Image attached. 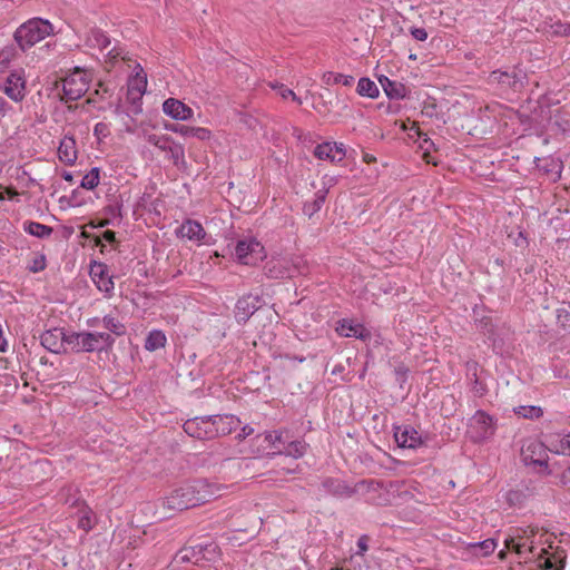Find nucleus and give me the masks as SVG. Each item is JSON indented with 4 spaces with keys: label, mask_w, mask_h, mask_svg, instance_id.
<instances>
[{
    "label": "nucleus",
    "mask_w": 570,
    "mask_h": 570,
    "mask_svg": "<svg viewBox=\"0 0 570 570\" xmlns=\"http://www.w3.org/2000/svg\"><path fill=\"white\" fill-rule=\"evenodd\" d=\"M218 488L206 480L187 482L163 499L164 509L176 512L205 504L218 497Z\"/></svg>",
    "instance_id": "1"
},
{
    "label": "nucleus",
    "mask_w": 570,
    "mask_h": 570,
    "mask_svg": "<svg viewBox=\"0 0 570 570\" xmlns=\"http://www.w3.org/2000/svg\"><path fill=\"white\" fill-rule=\"evenodd\" d=\"M52 24L48 20L33 18L22 23L14 32V40L21 50L35 46L52 32Z\"/></svg>",
    "instance_id": "2"
},
{
    "label": "nucleus",
    "mask_w": 570,
    "mask_h": 570,
    "mask_svg": "<svg viewBox=\"0 0 570 570\" xmlns=\"http://www.w3.org/2000/svg\"><path fill=\"white\" fill-rule=\"evenodd\" d=\"M268 441V453L275 455H286L293 459H299L305 455L307 444L301 440L289 441L279 432H269L265 438H259L257 441Z\"/></svg>",
    "instance_id": "3"
},
{
    "label": "nucleus",
    "mask_w": 570,
    "mask_h": 570,
    "mask_svg": "<svg viewBox=\"0 0 570 570\" xmlns=\"http://www.w3.org/2000/svg\"><path fill=\"white\" fill-rule=\"evenodd\" d=\"M527 81V72L518 66L509 70H494L489 76V83L498 85L504 91L521 92Z\"/></svg>",
    "instance_id": "4"
},
{
    "label": "nucleus",
    "mask_w": 570,
    "mask_h": 570,
    "mask_svg": "<svg viewBox=\"0 0 570 570\" xmlns=\"http://www.w3.org/2000/svg\"><path fill=\"white\" fill-rule=\"evenodd\" d=\"M88 87L89 79L87 75L79 68H76L63 80L61 100L66 102L78 100L87 92Z\"/></svg>",
    "instance_id": "5"
},
{
    "label": "nucleus",
    "mask_w": 570,
    "mask_h": 570,
    "mask_svg": "<svg viewBox=\"0 0 570 570\" xmlns=\"http://www.w3.org/2000/svg\"><path fill=\"white\" fill-rule=\"evenodd\" d=\"M495 432V423L492 416L484 411H476L470 420L469 433L473 442L480 443L490 439Z\"/></svg>",
    "instance_id": "6"
},
{
    "label": "nucleus",
    "mask_w": 570,
    "mask_h": 570,
    "mask_svg": "<svg viewBox=\"0 0 570 570\" xmlns=\"http://www.w3.org/2000/svg\"><path fill=\"white\" fill-rule=\"evenodd\" d=\"M547 450H549V444L544 445L539 441H530L525 445L522 446L521 450V459L525 465H537L541 468V471L550 474L548 463V454Z\"/></svg>",
    "instance_id": "7"
},
{
    "label": "nucleus",
    "mask_w": 570,
    "mask_h": 570,
    "mask_svg": "<svg viewBox=\"0 0 570 570\" xmlns=\"http://www.w3.org/2000/svg\"><path fill=\"white\" fill-rule=\"evenodd\" d=\"M533 535V531L517 528L513 530V533L510 534L505 541V549L515 552L518 556L523 557L525 559L529 558V554L533 553L534 547L532 546V541L530 537Z\"/></svg>",
    "instance_id": "8"
},
{
    "label": "nucleus",
    "mask_w": 570,
    "mask_h": 570,
    "mask_svg": "<svg viewBox=\"0 0 570 570\" xmlns=\"http://www.w3.org/2000/svg\"><path fill=\"white\" fill-rule=\"evenodd\" d=\"M115 344L112 335L106 332H81L82 352H102L110 350Z\"/></svg>",
    "instance_id": "9"
},
{
    "label": "nucleus",
    "mask_w": 570,
    "mask_h": 570,
    "mask_svg": "<svg viewBox=\"0 0 570 570\" xmlns=\"http://www.w3.org/2000/svg\"><path fill=\"white\" fill-rule=\"evenodd\" d=\"M2 89H3L4 94L10 99H12L14 102L22 101L27 94L24 71L23 70L11 71L6 77Z\"/></svg>",
    "instance_id": "10"
},
{
    "label": "nucleus",
    "mask_w": 570,
    "mask_h": 570,
    "mask_svg": "<svg viewBox=\"0 0 570 570\" xmlns=\"http://www.w3.org/2000/svg\"><path fill=\"white\" fill-rule=\"evenodd\" d=\"M394 439L403 449L415 450L424 444L422 435L411 425L394 426Z\"/></svg>",
    "instance_id": "11"
},
{
    "label": "nucleus",
    "mask_w": 570,
    "mask_h": 570,
    "mask_svg": "<svg viewBox=\"0 0 570 570\" xmlns=\"http://www.w3.org/2000/svg\"><path fill=\"white\" fill-rule=\"evenodd\" d=\"M184 431L199 440L213 439V423H210V416L194 417L187 420L183 425Z\"/></svg>",
    "instance_id": "12"
},
{
    "label": "nucleus",
    "mask_w": 570,
    "mask_h": 570,
    "mask_svg": "<svg viewBox=\"0 0 570 570\" xmlns=\"http://www.w3.org/2000/svg\"><path fill=\"white\" fill-rule=\"evenodd\" d=\"M314 156L321 160H330L331 163H341L345 156L346 150L342 142H323L318 144L314 149Z\"/></svg>",
    "instance_id": "13"
},
{
    "label": "nucleus",
    "mask_w": 570,
    "mask_h": 570,
    "mask_svg": "<svg viewBox=\"0 0 570 570\" xmlns=\"http://www.w3.org/2000/svg\"><path fill=\"white\" fill-rule=\"evenodd\" d=\"M90 276L98 289L110 294L114 289L112 277L109 276V268L104 263L95 262L90 266Z\"/></svg>",
    "instance_id": "14"
},
{
    "label": "nucleus",
    "mask_w": 570,
    "mask_h": 570,
    "mask_svg": "<svg viewBox=\"0 0 570 570\" xmlns=\"http://www.w3.org/2000/svg\"><path fill=\"white\" fill-rule=\"evenodd\" d=\"M163 111L175 120H189L194 114L190 107L175 98H168L164 101Z\"/></svg>",
    "instance_id": "15"
},
{
    "label": "nucleus",
    "mask_w": 570,
    "mask_h": 570,
    "mask_svg": "<svg viewBox=\"0 0 570 570\" xmlns=\"http://www.w3.org/2000/svg\"><path fill=\"white\" fill-rule=\"evenodd\" d=\"M301 259L297 258V262L294 263V271L285 266L281 259L272 258L264 266V273L269 278H283V277H293L294 272L302 273L301 269Z\"/></svg>",
    "instance_id": "16"
},
{
    "label": "nucleus",
    "mask_w": 570,
    "mask_h": 570,
    "mask_svg": "<svg viewBox=\"0 0 570 570\" xmlns=\"http://www.w3.org/2000/svg\"><path fill=\"white\" fill-rule=\"evenodd\" d=\"M66 333L63 328L55 327L43 332L40 336L41 345L51 353L59 354L63 348Z\"/></svg>",
    "instance_id": "17"
},
{
    "label": "nucleus",
    "mask_w": 570,
    "mask_h": 570,
    "mask_svg": "<svg viewBox=\"0 0 570 570\" xmlns=\"http://www.w3.org/2000/svg\"><path fill=\"white\" fill-rule=\"evenodd\" d=\"M210 423H213V439L227 435L235 430L239 420L234 415H210Z\"/></svg>",
    "instance_id": "18"
},
{
    "label": "nucleus",
    "mask_w": 570,
    "mask_h": 570,
    "mask_svg": "<svg viewBox=\"0 0 570 570\" xmlns=\"http://www.w3.org/2000/svg\"><path fill=\"white\" fill-rule=\"evenodd\" d=\"M165 128L171 132L181 135L183 137H195L199 140L210 138V131L203 127H189L180 124H166Z\"/></svg>",
    "instance_id": "19"
},
{
    "label": "nucleus",
    "mask_w": 570,
    "mask_h": 570,
    "mask_svg": "<svg viewBox=\"0 0 570 570\" xmlns=\"http://www.w3.org/2000/svg\"><path fill=\"white\" fill-rule=\"evenodd\" d=\"M177 235L189 240L202 242L206 236V232L200 223L187 219L177 229Z\"/></svg>",
    "instance_id": "20"
},
{
    "label": "nucleus",
    "mask_w": 570,
    "mask_h": 570,
    "mask_svg": "<svg viewBox=\"0 0 570 570\" xmlns=\"http://www.w3.org/2000/svg\"><path fill=\"white\" fill-rule=\"evenodd\" d=\"M379 82L390 99H403L407 96L409 89L402 82L391 80L386 76H380Z\"/></svg>",
    "instance_id": "21"
},
{
    "label": "nucleus",
    "mask_w": 570,
    "mask_h": 570,
    "mask_svg": "<svg viewBox=\"0 0 570 570\" xmlns=\"http://www.w3.org/2000/svg\"><path fill=\"white\" fill-rule=\"evenodd\" d=\"M59 159L67 164L72 165L77 159L76 140L72 137L65 136L58 148Z\"/></svg>",
    "instance_id": "22"
},
{
    "label": "nucleus",
    "mask_w": 570,
    "mask_h": 570,
    "mask_svg": "<svg viewBox=\"0 0 570 570\" xmlns=\"http://www.w3.org/2000/svg\"><path fill=\"white\" fill-rule=\"evenodd\" d=\"M538 567L540 570H563L564 562L560 554H550L546 549H542L539 556Z\"/></svg>",
    "instance_id": "23"
},
{
    "label": "nucleus",
    "mask_w": 570,
    "mask_h": 570,
    "mask_svg": "<svg viewBox=\"0 0 570 570\" xmlns=\"http://www.w3.org/2000/svg\"><path fill=\"white\" fill-rule=\"evenodd\" d=\"M323 487L328 493H332L334 495L352 497L355 492L343 481L331 478L323 481Z\"/></svg>",
    "instance_id": "24"
},
{
    "label": "nucleus",
    "mask_w": 570,
    "mask_h": 570,
    "mask_svg": "<svg viewBox=\"0 0 570 570\" xmlns=\"http://www.w3.org/2000/svg\"><path fill=\"white\" fill-rule=\"evenodd\" d=\"M549 442V451L570 456V434L557 435L550 438Z\"/></svg>",
    "instance_id": "25"
},
{
    "label": "nucleus",
    "mask_w": 570,
    "mask_h": 570,
    "mask_svg": "<svg viewBox=\"0 0 570 570\" xmlns=\"http://www.w3.org/2000/svg\"><path fill=\"white\" fill-rule=\"evenodd\" d=\"M86 43L90 48H98L100 50H105L109 47L110 39L102 30L94 28L89 31L86 39Z\"/></svg>",
    "instance_id": "26"
},
{
    "label": "nucleus",
    "mask_w": 570,
    "mask_h": 570,
    "mask_svg": "<svg viewBox=\"0 0 570 570\" xmlns=\"http://www.w3.org/2000/svg\"><path fill=\"white\" fill-rule=\"evenodd\" d=\"M326 195L327 189H321L315 193L313 200L305 202L303 206L304 215L308 216V218H312L316 213H318L325 203Z\"/></svg>",
    "instance_id": "27"
},
{
    "label": "nucleus",
    "mask_w": 570,
    "mask_h": 570,
    "mask_svg": "<svg viewBox=\"0 0 570 570\" xmlns=\"http://www.w3.org/2000/svg\"><path fill=\"white\" fill-rule=\"evenodd\" d=\"M23 230L38 238H48L53 233L52 227L38 222H24Z\"/></svg>",
    "instance_id": "28"
},
{
    "label": "nucleus",
    "mask_w": 570,
    "mask_h": 570,
    "mask_svg": "<svg viewBox=\"0 0 570 570\" xmlns=\"http://www.w3.org/2000/svg\"><path fill=\"white\" fill-rule=\"evenodd\" d=\"M197 550L198 543L195 546L183 548L176 553L175 561L177 563L191 562L194 564H199L200 554H197Z\"/></svg>",
    "instance_id": "29"
},
{
    "label": "nucleus",
    "mask_w": 570,
    "mask_h": 570,
    "mask_svg": "<svg viewBox=\"0 0 570 570\" xmlns=\"http://www.w3.org/2000/svg\"><path fill=\"white\" fill-rule=\"evenodd\" d=\"M102 326L116 336H122L126 334V326L119 318L112 315H105L101 320Z\"/></svg>",
    "instance_id": "30"
},
{
    "label": "nucleus",
    "mask_w": 570,
    "mask_h": 570,
    "mask_svg": "<svg viewBox=\"0 0 570 570\" xmlns=\"http://www.w3.org/2000/svg\"><path fill=\"white\" fill-rule=\"evenodd\" d=\"M167 338L164 332L154 330L149 332L148 336L145 341V348L147 351L154 352L158 348H161L166 345Z\"/></svg>",
    "instance_id": "31"
},
{
    "label": "nucleus",
    "mask_w": 570,
    "mask_h": 570,
    "mask_svg": "<svg viewBox=\"0 0 570 570\" xmlns=\"http://www.w3.org/2000/svg\"><path fill=\"white\" fill-rule=\"evenodd\" d=\"M219 548L214 541L198 543L197 554H200V561H215L218 557Z\"/></svg>",
    "instance_id": "32"
},
{
    "label": "nucleus",
    "mask_w": 570,
    "mask_h": 570,
    "mask_svg": "<svg viewBox=\"0 0 570 570\" xmlns=\"http://www.w3.org/2000/svg\"><path fill=\"white\" fill-rule=\"evenodd\" d=\"M356 91L360 96L368 98H376L380 94L376 83L366 77L358 80Z\"/></svg>",
    "instance_id": "33"
},
{
    "label": "nucleus",
    "mask_w": 570,
    "mask_h": 570,
    "mask_svg": "<svg viewBox=\"0 0 570 570\" xmlns=\"http://www.w3.org/2000/svg\"><path fill=\"white\" fill-rule=\"evenodd\" d=\"M497 548V542L493 539H487L480 542L471 543L470 550L475 556L488 557L490 556Z\"/></svg>",
    "instance_id": "34"
},
{
    "label": "nucleus",
    "mask_w": 570,
    "mask_h": 570,
    "mask_svg": "<svg viewBox=\"0 0 570 570\" xmlns=\"http://www.w3.org/2000/svg\"><path fill=\"white\" fill-rule=\"evenodd\" d=\"M235 317L239 324H246L249 320V301L246 296L240 297L235 306Z\"/></svg>",
    "instance_id": "35"
},
{
    "label": "nucleus",
    "mask_w": 570,
    "mask_h": 570,
    "mask_svg": "<svg viewBox=\"0 0 570 570\" xmlns=\"http://www.w3.org/2000/svg\"><path fill=\"white\" fill-rule=\"evenodd\" d=\"M323 81L326 85L342 83L345 87H350L354 82V77L353 76L343 75V73H334V72L328 71V72H325L323 75Z\"/></svg>",
    "instance_id": "36"
},
{
    "label": "nucleus",
    "mask_w": 570,
    "mask_h": 570,
    "mask_svg": "<svg viewBox=\"0 0 570 570\" xmlns=\"http://www.w3.org/2000/svg\"><path fill=\"white\" fill-rule=\"evenodd\" d=\"M340 331H341V334L346 337H356V338L364 340L367 336V334L365 333L366 330L362 325L347 324L346 321H343Z\"/></svg>",
    "instance_id": "37"
},
{
    "label": "nucleus",
    "mask_w": 570,
    "mask_h": 570,
    "mask_svg": "<svg viewBox=\"0 0 570 570\" xmlns=\"http://www.w3.org/2000/svg\"><path fill=\"white\" fill-rule=\"evenodd\" d=\"M266 432L264 434H257L255 438H252V448H255L256 455L254 458H263V456H274V453H268V441H257L259 438H265Z\"/></svg>",
    "instance_id": "38"
},
{
    "label": "nucleus",
    "mask_w": 570,
    "mask_h": 570,
    "mask_svg": "<svg viewBox=\"0 0 570 570\" xmlns=\"http://www.w3.org/2000/svg\"><path fill=\"white\" fill-rule=\"evenodd\" d=\"M252 131L256 135L261 134L267 140L273 139L276 134L274 128H269L266 122L257 118L254 120V124L252 122Z\"/></svg>",
    "instance_id": "39"
},
{
    "label": "nucleus",
    "mask_w": 570,
    "mask_h": 570,
    "mask_svg": "<svg viewBox=\"0 0 570 570\" xmlns=\"http://www.w3.org/2000/svg\"><path fill=\"white\" fill-rule=\"evenodd\" d=\"M99 168L94 167L82 177L80 186L85 189L92 190L99 185Z\"/></svg>",
    "instance_id": "40"
},
{
    "label": "nucleus",
    "mask_w": 570,
    "mask_h": 570,
    "mask_svg": "<svg viewBox=\"0 0 570 570\" xmlns=\"http://www.w3.org/2000/svg\"><path fill=\"white\" fill-rule=\"evenodd\" d=\"M271 87L276 90V92L283 98V99H288L291 98L293 101H295L297 105H302V99L299 97L296 96V94L289 89L288 87H286L285 85L283 83H279V82H274V83H271Z\"/></svg>",
    "instance_id": "41"
},
{
    "label": "nucleus",
    "mask_w": 570,
    "mask_h": 570,
    "mask_svg": "<svg viewBox=\"0 0 570 570\" xmlns=\"http://www.w3.org/2000/svg\"><path fill=\"white\" fill-rule=\"evenodd\" d=\"M167 153L169 154V158L173 160L174 165L178 166L180 163L185 161V150L183 145L174 141Z\"/></svg>",
    "instance_id": "42"
},
{
    "label": "nucleus",
    "mask_w": 570,
    "mask_h": 570,
    "mask_svg": "<svg viewBox=\"0 0 570 570\" xmlns=\"http://www.w3.org/2000/svg\"><path fill=\"white\" fill-rule=\"evenodd\" d=\"M235 255L240 264H248L249 244L246 240H239L235 248Z\"/></svg>",
    "instance_id": "43"
},
{
    "label": "nucleus",
    "mask_w": 570,
    "mask_h": 570,
    "mask_svg": "<svg viewBox=\"0 0 570 570\" xmlns=\"http://www.w3.org/2000/svg\"><path fill=\"white\" fill-rule=\"evenodd\" d=\"M515 413L525 419H538L542 416V409L539 406H519L515 409Z\"/></svg>",
    "instance_id": "44"
},
{
    "label": "nucleus",
    "mask_w": 570,
    "mask_h": 570,
    "mask_svg": "<svg viewBox=\"0 0 570 570\" xmlns=\"http://www.w3.org/2000/svg\"><path fill=\"white\" fill-rule=\"evenodd\" d=\"M126 53L122 48L114 47L111 48L106 56V63L114 67L119 60H126Z\"/></svg>",
    "instance_id": "45"
},
{
    "label": "nucleus",
    "mask_w": 570,
    "mask_h": 570,
    "mask_svg": "<svg viewBox=\"0 0 570 570\" xmlns=\"http://www.w3.org/2000/svg\"><path fill=\"white\" fill-rule=\"evenodd\" d=\"M47 266V259L43 254H36L28 265V271L31 273L42 272Z\"/></svg>",
    "instance_id": "46"
},
{
    "label": "nucleus",
    "mask_w": 570,
    "mask_h": 570,
    "mask_svg": "<svg viewBox=\"0 0 570 570\" xmlns=\"http://www.w3.org/2000/svg\"><path fill=\"white\" fill-rule=\"evenodd\" d=\"M67 344L71 347L72 351L80 353L82 352V348L80 347L81 344V332H73L70 334H66V340H63V345Z\"/></svg>",
    "instance_id": "47"
},
{
    "label": "nucleus",
    "mask_w": 570,
    "mask_h": 570,
    "mask_svg": "<svg viewBox=\"0 0 570 570\" xmlns=\"http://www.w3.org/2000/svg\"><path fill=\"white\" fill-rule=\"evenodd\" d=\"M551 33L560 37H570V23L557 21L550 26Z\"/></svg>",
    "instance_id": "48"
},
{
    "label": "nucleus",
    "mask_w": 570,
    "mask_h": 570,
    "mask_svg": "<svg viewBox=\"0 0 570 570\" xmlns=\"http://www.w3.org/2000/svg\"><path fill=\"white\" fill-rule=\"evenodd\" d=\"M265 258H266V252H265L264 246L259 242H256L252 237V262L253 261H264Z\"/></svg>",
    "instance_id": "49"
},
{
    "label": "nucleus",
    "mask_w": 570,
    "mask_h": 570,
    "mask_svg": "<svg viewBox=\"0 0 570 570\" xmlns=\"http://www.w3.org/2000/svg\"><path fill=\"white\" fill-rule=\"evenodd\" d=\"M557 320L558 323L563 327H570V308L561 307L557 309Z\"/></svg>",
    "instance_id": "50"
},
{
    "label": "nucleus",
    "mask_w": 570,
    "mask_h": 570,
    "mask_svg": "<svg viewBox=\"0 0 570 570\" xmlns=\"http://www.w3.org/2000/svg\"><path fill=\"white\" fill-rule=\"evenodd\" d=\"M146 85H147V80H146V77H142V78H136L135 79V82L132 85H130L129 87V91L132 92V91H137V94L139 96H141L144 92H145V89H146Z\"/></svg>",
    "instance_id": "51"
},
{
    "label": "nucleus",
    "mask_w": 570,
    "mask_h": 570,
    "mask_svg": "<svg viewBox=\"0 0 570 570\" xmlns=\"http://www.w3.org/2000/svg\"><path fill=\"white\" fill-rule=\"evenodd\" d=\"M474 379H473V382L471 384V391L476 395V396H483L487 392V387L485 385L479 381V379L476 377V374L474 373L473 374Z\"/></svg>",
    "instance_id": "52"
},
{
    "label": "nucleus",
    "mask_w": 570,
    "mask_h": 570,
    "mask_svg": "<svg viewBox=\"0 0 570 570\" xmlns=\"http://www.w3.org/2000/svg\"><path fill=\"white\" fill-rule=\"evenodd\" d=\"M410 33L415 40L425 41L428 39V32L424 28L413 27L410 29Z\"/></svg>",
    "instance_id": "53"
},
{
    "label": "nucleus",
    "mask_w": 570,
    "mask_h": 570,
    "mask_svg": "<svg viewBox=\"0 0 570 570\" xmlns=\"http://www.w3.org/2000/svg\"><path fill=\"white\" fill-rule=\"evenodd\" d=\"M159 141L160 142H158L157 148L160 149L161 151H167L170 145H173L174 142L173 138L167 135H161Z\"/></svg>",
    "instance_id": "54"
},
{
    "label": "nucleus",
    "mask_w": 570,
    "mask_h": 570,
    "mask_svg": "<svg viewBox=\"0 0 570 570\" xmlns=\"http://www.w3.org/2000/svg\"><path fill=\"white\" fill-rule=\"evenodd\" d=\"M367 541H368L367 535L360 537V539L357 541V548H358L357 554H363L364 552L367 551V549H368Z\"/></svg>",
    "instance_id": "55"
},
{
    "label": "nucleus",
    "mask_w": 570,
    "mask_h": 570,
    "mask_svg": "<svg viewBox=\"0 0 570 570\" xmlns=\"http://www.w3.org/2000/svg\"><path fill=\"white\" fill-rule=\"evenodd\" d=\"M560 482L570 489V465L562 471L560 475Z\"/></svg>",
    "instance_id": "56"
},
{
    "label": "nucleus",
    "mask_w": 570,
    "mask_h": 570,
    "mask_svg": "<svg viewBox=\"0 0 570 570\" xmlns=\"http://www.w3.org/2000/svg\"><path fill=\"white\" fill-rule=\"evenodd\" d=\"M12 107L8 104V101L0 96V116L4 117Z\"/></svg>",
    "instance_id": "57"
},
{
    "label": "nucleus",
    "mask_w": 570,
    "mask_h": 570,
    "mask_svg": "<svg viewBox=\"0 0 570 570\" xmlns=\"http://www.w3.org/2000/svg\"><path fill=\"white\" fill-rule=\"evenodd\" d=\"M79 527L86 531L91 529V520L89 515L85 514L79 520Z\"/></svg>",
    "instance_id": "58"
},
{
    "label": "nucleus",
    "mask_w": 570,
    "mask_h": 570,
    "mask_svg": "<svg viewBox=\"0 0 570 570\" xmlns=\"http://www.w3.org/2000/svg\"><path fill=\"white\" fill-rule=\"evenodd\" d=\"M521 492L519 491H509L507 493V500L510 502V503H515L520 500V497H521Z\"/></svg>",
    "instance_id": "59"
},
{
    "label": "nucleus",
    "mask_w": 570,
    "mask_h": 570,
    "mask_svg": "<svg viewBox=\"0 0 570 570\" xmlns=\"http://www.w3.org/2000/svg\"><path fill=\"white\" fill-rule=\"evenodd\" d=\"M102 238L108 243H114V242H116V233L110 229L105 230L102 234Z\"/></svg>",
    "instance_id": "60"
},
{
    "label": "nucleus",
    "mask_w": 570,
    "mask_h": 570,
    "mask_svg": "<svg viewBox=\"0 0 570 570\" xmlns=\"http://www.w3.org/2000/svg\"><path fill=\"white\" fill-rule=\"evenodd\" d=\"M161 135H156V134H150V135H147L146 136V140L148 141V144L157 147L159 139H160Z\"/></svg>",
    "instance_id": "61"
},
{
    "label": "nucleus",
    "mask_w": 570,
    "mask_h": 570,
    "mask_svg": "<svg viewBox=\"0 0 570 570\" xmlns=\"http://www.w3.org/2000/svg\"><path fill=\"white\" fill-rule=\"evenodd\" d=\"M255 298H256V301H257L258 303H261V304H259V305H257V306H256L255 304H252V309L257 311V309H259L263 305H266V304H267V301L265 299V297H264V296H262V297L256 296Z\"/></svg>",
    "instance_id": "62"
},
{
    "label": "nucleus",
    "mask_w": 570,
    "mask_h": 570,
    "mask_svg": "<svg viewBox=\"0 0 570 570\" xmlns=\"http://www.w3.org/2000/svg\"><path fill=\"white\" fill-rule=\"evenodd\" d=\"M100 323V320L98 317H92L87 321V325L90 327H95Z\"/></svg>",
    "instance_id": "63"
},
{
    "label": "nucleus",
    "mask_w": 570,
    "mask_h": 570,
    "mask_svg": "<svg viewBox=\"0 0 570 570\" xmlns=\"http://www.w3.org/2000/svg\"><path fill=\"white\" fill-rule=\"evenodd\" d=\"M61 176H62V178H63L65 180H67V181H72V180H73L72 174H71V173H69V171H66V170H65V171L62 173V175H61Z\"/></svg>",
    "instance_id": "64"
}]
</instances>
